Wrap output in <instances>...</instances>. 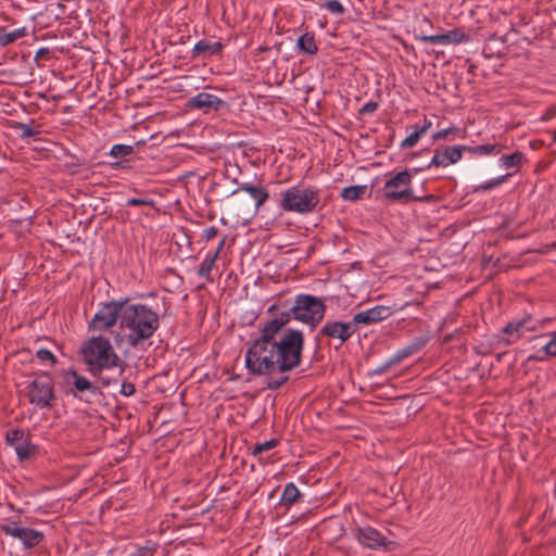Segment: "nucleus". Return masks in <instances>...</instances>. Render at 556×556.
I'll return each instance as SVG.
<instances>
[{"label":"nucleus","instance_id":"nucleus-13","mask_svg":"<svg viewBox=\"0 0 556 556\" xmlns=\"http://www.w3.org/2000/svg\"><path fill=\"white\" fill-rule=\"evenodd\" d=\"M356 539L362 545L372 549L387 547L389 544L387 538L372 527L358 528Z\"/></svg>","mask_w":556,"mask_h":556},{"label":"nucleus","instance_id":"nucleus-14","mask_svg":"<svg viewBox=\"0 0 556 556\" xmlns=\"http://www.w3.org/2000/svg\"><path fill=\"white\" fill-rule=\"evenodd\" d=\"M223 105H225V102L220 98L206 92H200L197 96L190 98L187 102V106L189 109L203 110L204 112H216Z\"/></svg>","mask_w":556,"mask_h":556},{"label":"nucleus","instance_id":"nucleus-45","mask_svg":"<svg viewBox=\"0 0 556 556\" xmlns=\"http://www.w3.org/2000/svg\"><path fill=\"white\" fill-rule=\"evenodd\" d=\"M432 126L431 121L425 118L424 125L421 126V131H427Z\"/></svg>","mask_w":556,"mask_h":556},{"label":"nucleus","instance_id":"nucleus-27","mask_svg":"<svg viewBox=\"0 0 556 556\" xmlns=\"http://www.w3.org/2000/svg\"><path fill=\"white\" fill-rule=\"evenodd\" d=\"M421 346H422V343H413V344L400 350L394 356L391 357V363L399 364L406 357L416 353Z\"/></svg>","mask_w":556,"mask_h":556},{"label":"nucleus","instance_id":"nucleus-8","mask_svg":"<svg viewBox=\"0 0 556 556\" xmlns=\"http://www.w3.org/2000/svg\"><path fill=\"white\" fill-rule=\"evenodd\" d=\"M357 331V327L353 320H327L318 331V338L326 337L330 340H337L340 344L350 340Z\"/></svg>","mask_w":556,"mask_h":556},{"label":"nucleus","instance_id":"nucleus-49","mask_svg":"<svg viewBox=\"0 0 556 556\" xmlns=\"http://www.w3.org/2000/svg\"><path fill=\"white\" fill-rule=\"evenodd\" d=\"M544 338H545V336H543V334L542 336H535V337L532 338V340L536 341V340H542Z\"/></svg>","mask_w":556,"mask_h":556},{"label":"nucleus","instance_id":"nucleus-12","mask_svg":"<svg viewBox=\"0 0 556 556\" xmlns=\"http://www.w3.org/2000/svg\"><path fill=\"white\" fill-rule=\"evenodd\" d=\"M391 314L392 311L389 306L377 305L372 308L356 313L353 316V320L356 327L358 325H371L389 318Z\"/></svg>","mask_w":556,"mask_h":556},{"label":"nucleus","instance_id":"nucleus-47","mask_svg":"<svg viewBox=\"0 0 556 556\" xmlns=\"http://www.w3.org/2000/svg\"><path fill=\"white\" fill-rule=\"evenodd\" d=\"M413 129L415 132H418V136H420V137L425 134V131H421V126H419V125H414Z\"/></svg>","mask_w":556,"mask_h":556},{"label":"nucleus","instance_id":"nucleus-43","mask_svg":"<svg viewBox=\"0 0 556 556\" xmlns=\"http://www.w3.org/2000/svg\"><path fill=\"white\" fill-rule=\"evenodd\" d=\"M556 116V106H551L546 110V112L542 115L541 119L546 122Z\"/></svg>","mask_w":556,"mask_h":556},{"label":"nucleus","instance_id":"nucleus-3","mask_svg":"<svg viewBox=\"0 0 556 556\" xmlns=\"http://www.w3.org/2000/svg\"><path fill=\"white\" fill-rule=\"evenodd\" d=\"M160 327L157 313L144 304L124 303L121 328L126 330V340L132 348L150 339Z\"/></svg>","mask_w":556,"mask_h":556},{"label":"nucleus","instance_id":"nucleus-1","mask_svg":"<svg viewBox=\"0 0 556 556\" xmlns=\"http://www.w3.org/2000/svg\"><path fill=\"white\" fill-rule=\"evenodd\" d=\"M326 306L313 295L300 294L288 312H281L265 321L261 337L245 353V367L250 374L265 376L268 390H277L289 380V372L302 361L304 336L295 329L283 330L291 318L314 329L324 318Z\"/></svg>","mask_w":556,"mask_h":556},{"label":"nucleus","instance_id":"nucleus-24","mask_svg":"<svg viewBox=\"0 0 556 556\" xmlns=\"http://www.w3.org/2000/svg\"><path fill=\"white\" fill-rule=\"evenodd\" d=\"M26 35L25 28H18L13 31L7 33L3 27H0V47H5Z\"/></svg>","mask_w":556,"mask_h":556},{"label":"nucleus","instance_id":"nucleus-19","mask_svg":"<svg viewBox=\"0 0 556 556\" xmlns=\"http://www.w3.org/2000/svg\"><path fill=\"white\" fill-rule=\"evenodd\" d=\"M556 356V331L552 333V338L542 345L541 351L528 356V362H543L547 357Z\"/></svg>","mask_w":556,"mask_h":556},{"label":"nucleus","instance_id":"nucleus-17","mask_svg":"<svg viewBox=\"0 0 556 556\" xmlns=\"http://www.w3.org/2000/svg\"><path fill=\"white\" fill-rule=\"evenodd\" d=\"M424 42L438 45H456L469 40V36L462 29L455 28L440 35H424L419 37Z\"/></svg>","mask_w":556,"mask_h":556},{"label":"nucleus","instance_id":"nucleus-30","mask_svg":"<svg viewBox=\"0 0 556 556\" xmlns=\"http://www.w3.org/2000/svg\"><path fill=\"white\" fill-rule=\"evenodd\" d=\"M278 445V441L276 439H271L269 441H265L263 443H257L252 448V454L254 456H260L264 452H267Z\"/></svg>","mask_w":556,"mask_h":556},{"label":"nucleus","instance_id":"nucleus-48","mask_svg":"<svg viewBox=\"0 0 556 556\" xmlns=\"http://www.w3.org/2000/svg\"><path fill=\"white\" fill-rule=\"evenodd\" d=\"M224 244H225V239H223V240L220 241V243L217 245V249H216V251H215V253H214V254H216V255L218 256V255H219V253H220V251H222V249H223V247H224Z\"/></svg>","mask_w":556,"mask_h":556},{"label":"nucleus","instance_id":"nucleus-35","mask_svg":"<svg viewBox=\"0 0 556 556\" xmlns=\"http://www.w3.org/2000/svg\"><path fill=\"white\" fill-rule=\"evenodd\" d=\"M36 357L40 361V362H50L51 365H55L56 363V357L53 355V353L47 349H39L37 352H36Z\"/></svg>","mask_w":556,"mask_h":556},{"label":"nucleus","instance_id":"nucleus-25","mask_svg":"<svg viewBox=\"0 0 556 556\" xmlns=\"http://www.w3.org/2000/svg\"><path fill=\"white\" fill-rule=\"evenodd\" d=\"M301 493L294 483H288L281 495V503L288 506L292 505L300 497Z\"/></svg>","mask_w":556,"mask_h":556},{"label":"nucleus","instance_id":"nucleus-7","mask_svg":"<svg viewBox=\"0 0 556 556\" xmlns=\"http://www.w3.org/2000/svg\"><path fill=\"white\" fill-rule=\"evenodd\" d=\"M124 303L125 302L121 301H112L103 304L90 320L89 329L102 331L114 326L118 318L121 321Z\"/></svg>","mask_w":556,"mask_h":556},{"label":"nucleus","instance_id":"nucleus-22","mask_svg":"<svg viewBox=\"0 0 556 556\" xmlns=\"http://www.w3.org/2000/svg\"><path fill=\"white\" fill-rule=\"evenodd\" d=\"M298 47L304 51L307 54H316L317 53V46L315 43L314 35L309 33H305L304 35L300 36L298 39Z\"/></svg>","mask_w":556,"mask_h":556},{"label":"nucleus","instance_id":"nucleus-37","mask_svg":"<svg viewBox=\"0 0 556 556\" xmlns=\"http://www.w3.org/2000/svg\"><path fill=\"white\" fill-rule=\"evenodd\" d=\"M456 131H457V129L455 127L442 129V130H439V131L434 132L432 138H433V140L445 139V138H447V136L450 134H455Z\"/></svg>","mask_w":556,"mask_h":556},{"label":"nucleus","instance_id":"nucleus-50","mask_svg":"<svg viewBox=\"0 0 556 556\" xmlns=\"http://www.w3.org/2000/svg\"><path fill=\"white\" fill-rule=\"evenodd\" d=\"M275 309H276V306H275V305H271V306L267 309V312H268V313H273Z\"/></svg>","mask_w":556,"mask_h":556},{"label":"nucleus","instance_id":"nucleus-29","mask_svg":"<svg viewBox=\"0 0 556 556\" xmlns=\"http://www.w3.org/2000/svg\"><path fill=\"white\" fill-rule=\"evenodd\" d=\"M522 156L523 155H522L521 152L516 151V152H514L511 154L503 155L500 159V162L506 168H511V167H515V166L519 165V163L522 160Z\"/></svg>","mask_w":556,"mask_h":556},{"label":"nucleus","instance_id":"nucleus-44","mask_svg":"<svg viewBox=\"0 0 556 556\" xmlns=\"http://www.w3.org/2000/svg\"><path fill=\"white\" fill-rule=\"evenodd\" d=\"M153 549L149 546L140 547L137 549L136 554L134 556H152Z\"/></svg>","mask_w":556,"mask_h":556},{"label":"nucleus","instance_id":"nucleus-42","mask_svg":"<svg viewBox=\"0 0 556 556\" xmlns=\"http://www.w3.org/2000/svg\"><path fill=\"white\" fill-rule=\"evenodd\" d=\"M378 108V104L374 101H370V102H367L365 105L362 106V109L359 110V112L362 114H369V113H372L377 110Z\"/></svg>","mask_w":556,"mask_h":556},{"label":"nucleus","instance_id":"nucleus-4","mask_svg":"<svg viewBox=\"0 0 556 556\" xmlns=\"http://www.w3.org/2000/svg\"><path fill=\"white\" fill-rule=\"evenodd\" d=\"M319 203V191L313 187L293 186L280 192V207L286 212L308 214Z\"/></svg>","mask_w":556,"mask_h":556},{"label":"nucleus","instance_id":"nucleus-26","mask_svg":"<svg viewBox=\"0 0 556 556\" xmlns=\"http://www.w3.org/2000/svg\"><path fill=\"white\" fill-rule=\"evenodd\" d=\"M217 260V255L216 254H212V255H208L205 257V260L201 263L199 269H198V275L201 277V278H205L207 280H211L210 278V274H211V270L212 268L214 267V264Z\"/></svg>","mask_w":556,"mask_h":556},{"label":"nucleus","instance_id":"nucleus-10","mask_svg":"<svg viewBox=\"0 0 556 556\" xmlns=\"http://www.w3.org/2000/svg\"><path fill=\"white\" fill-rule=\"evenodd\" d=\"M63 379L66 386L73 387L70 393L75 397H77L79 393L90 392L96 394L99 391L97 386L74 369L65 370L63 372Z\"/></svg>","mask_w":556,"mask_h":556},{"label":"nucleus","instance_id":"nucleus-28","mask_svg":"<svg viewBox=\"0 0 556 556\" xmlns=\"http://www.w3.org/2000/svg\"><path fill=\"white\" fill-rule=\"evenodd\" d=\"M24 431L21 429H12L7 432L5 439L9 445L15 448L20 443L26 439Z\"/></svg>","mask_w":556,"mask_h":556},{"label":"nucleus","instance_id":"nucleus-20","mask_svg":"<svg viewBox=\"0 0 556 556\" xmlns=\"http://www.w3.org/2000/svg\"><path fill=\"white\" fill-rule=\"evenodd\" d=\"M15 452L20 460L24 462L31 458L38 451L37 446L33 444L27 437L22 444L15 446Z\"/></svg>","mask_w":556,"mask_h":556},{"label":"nucleus","instance_id":"nucleus-51","mask_svg":"<svg viewBox=\"0 0 556 556\" xmlns=\"http://www.w3.org/2000/svg\"><path fill=\"white\" fill-rule=\"evenodd\" d=\"M553 142L556 143V129L553 131Z\"/></svg>","mask_w":556,"mask_h":556},{"label":"nucleus","instance_id":"nucleus-36","mask_svg":"<svg viewBox=\"0 0 556 556\" xmlns=\"http://www.w3.org/2000/svg\"><path fill=\"white\" fill-rule=\"evenodd\" d=\"M419 139H420V136H418V132L413 131L408 137H406L402 141L401 147L403 149L413 148V147H415L417 144Z\"/></svg>","mask_w":556,"mask_h":556},{"label":"nucleus","instance_id":"nucleus-34","mask_svg":"<svg viewBox=\"0 0 556 556\" xmlns=\"http://www.w3.org/2000/svg\"><path fill=\"white\" fill-rule=\"evenodd\" d=\"M18 130H21L22 138H30L40 134L39 130L34 129L30 125L24 123H17L15 126Z\"/></svg>","mask_w":556,"mask_h":556},{"label":"nucleus","instance_id":"nucleus-5","mask_svg":"<svg viewBox=\"0 0 556 556\" xmlns=\"http://www.w3.org/2000/svg\"><path fill=\"white\" fill-rule=\"evenodd\" d=\"M25 396L30 404L40 409L51 408L56 400L54 383L48 372H40L26 382Z\"/></svg>","mask_w":556,"mask_h":556},{"label":"nucleus","instance_id":"nucleus-21","mask_svg":"<svg viewBox=\"0 0 556 556\" xmlns=\"http://www.w3.org/2000/svg\"><path fill=\"white\" fill-rule=\"evenodd\" d=\"M466 151L470 152L475 155H490V154H498L501 149L496 143H486V144H478V146H464Z\"/></svg>","mask_w":556,"mask_h":556},{"label":"nucleus","instance_id":"nucleus-6","mask_svg":"<svg viewBox=\"0 0 556 556\" xmlns=\"http://www.w3.org/2000/svg\"><path fill=\"white\" fill-rule=\"evenodd\" d=\"M410 185V173L408 170L400 172L386 181L383 194L391 202L409 203L417 199Z\"/></svg>","mask_w":556,"mask_h":556},{"label":"nucleus","instance_id":"nucleus-23","mask_svg":"<svg viewBox=\"0 0 556 556\" xmlns=\"http://www.w3.org/2000/svg\"><path fill=\"white\" fill-rule=\"evenodd\" d=\"M367 191V186L356 185L350 186L342 190L341 197L346 201H356L364 197Z\"/></svg>","mask_w":556,"mask_h":556},{"label":"nucleus","instance_id":"nucleus-40","mask_svg":"<svg viewBox=\"0 0 556 556\" xmlns=\"http://www.w3.org/2000/svg\"><path fill=\"white\" fill-rule=\"evenodd\" d=\"M393 365H396L395 363H391V358L383 363L382 365L376 367L372 369L371 375H382L387 372Z\"/></svg>","mask_w":556,"mask_h":556},{"label":"nucleus","instance_id":"nucleus-31","mask_svg":"<svg viewBox=\"0 0 556 556\" xmlns=\"http://www.w3.org/2000/svg\"><path fill=\"white\" fill-rule=\"evenodd\" d=\"M321 8L333 14L344 13V8L339 0H326L321 3Z\"/></svg>","mask_w":556,"mask_h":556},{"label":"nucleus","instance_id":"nucleus-18","mask_svg":"<svg viewBox=\"0 0 556 556\" xmlns=\"http://www.w3.org/2000/svg\"><path fill=\"white\" fill-rule=\"evenodd\" d=\"M223 50V45L219 41L210 42L207 40H200L194 45L192 56L203 55L204 58L219 54Z\"/></svg>","mask_w":556,"mask_h":556},{"label":"nucleus","instance_id":"nucleus-38","mask_svg":"<svg viewBox=\"0 0 556 556\" xmlns=\"http://www.w3.org/2000/svg\"><path fill=\"white\" fill-rule=\"evenodd\" d=\"M136 392V387L134 383L124 381L121 387V393L124 396H130Z\"/></svg>","mask_w":556,"mask_h":556},{"label":"nucleus","instance_id":"nucleus-9","mask_svg":"<svg viewBox=\"0 0 556 556\" xmlns=\"http://www.w3.org/2000/svg\"><path fill=\"white\" fill-rule=\"evenodd\" d=\"M1 530L7 535L20 540L27 548L37 546L43 540L42 532L22 527L17 522L2 525Z\"/></svg>","mask_w":556,"mask_h":556},{"label":"nucleus","instance_id":"nucleus-16","mask_svg":"<svg viewBox=\"0 0 556 556\" xmlns=\"http://www.w3.org/2000/svg\"><path fill=\"white\" fill-rule=\"evenodd\" d=\"M241 191L249 193V195L253 199V201H254L253 206L255 210H257L261 205H263L269 198L268 192L263 187L254 186L251 184H242L239 187V189H237L236 191L232 192V194L236 197L235 201L237 202V205H240L245 201L244 198L240 197Z\"/></svg>","mask_w":556,"mask_h":556},{"label":"nucleus","instance_id":"nucleus-32","mask_svg":"<svg viewBox=\"0 0 556 556\" xmlns=\"http://www.w3.org/2000/svg\"><path fill=\"white\" fill-rule=\"evenodd\" d=\"M134 152V148L131 146L126 144H114L111 149L110 154L114 157H123L129 155Z\"/></svg>","mask_w":556,"mask_h":556},{"label":"nucleus","instance_id":"nucleus-11","mask_svg":"<svg viewBox=\"0 0 556 556\" xmlns=\"http://www.w3.org/2000/svg\"><path fill=\"white\" fill-rule=\"evenodd\" d=\"M538 326L532 321L530 316L523 317L519 320L507 324L503 332L508 336L506 344L515 343L519 338L523 336L526 331H536Z\"/></svg>","mask_w":556,"mask_h":556},{"label":"nucleus","instance_id":"nucleus-15","mask_svg":"<svg viewBox=\"0 0 556 556\" xmlns=\"http://www.w3.org/2000/svg\"><path fill=\"white\" fill-rule=\"evenodd\" d=\"M463 151L466 149L462 146L446 147L443 151L437 149L429 166L446 167L454 164L462 159Z\"/></svg>","mask_w":556,"mask_h":556},{"label":"nucleus","instance_id":"nucleus-33","mask_svg":"<svg viewBox=\"0 0 556 556\" xmlns=\"http://www.w3.org/2000/svg\"><path fill=\"white\" fill-rule=\"evenodd\" d=\"M508 176H510V174H506V175H503V176H501L498 178L492 179L490 181H485L482 185H480L479 187H477L476 191H488V190H491V189L500 186L501 184H503Z\"/></svg>","mask_w":556,"mask_h":556},{"label":"nucleus","instance_id":"nucleus-46","mask_svg":"<svg viewBox=\"0 0 556 556\" xmlns=\"http://www.w3.org/2000/svg\"><path fill=\"white\" fill-rule=\"evenodd\" d=\"M49 53V50L48 49H40L37 54H36V58H43L46 54Z\"/></svg>","mask_w":556,"mask_h":556},{"label":"nucleus","instance_id":"nucleus-39","mask_svg":"<svg viewBox=\"0 0 556 556\" xmlns=\"http://www.w3.org/2000/svg\"><path fill=\"white\" fill-rule=\"evenodd\" d=\"M218 233V229L214 226L207 227L202 232V239L205 241H210L214 239Z\"/></svg>","mask_w":556,"mask_h":556},{"label":"nucleus","instance_id":"nucleus-41","mask_svg":"<svg viewBox=\"0 0 556 556\" xmlns=\"http://www.w3.org/2000/svg\"><path fill=\"white\" fill-rule=\"evenodd\" d=\"M126 204H127V206H141V205H150V204H152V201L147 200V199L131 198V199L127 200Z\"/></svg>","mask_w":556,"mask_h":556},{"label":"nucleus","instance_id":"nucleus-2","mask_svg":"<svg viewBox=\"0 0 556 556\" xmlns=\"http://www.w3.org/2000/svg\"><path fill=\"white\" fill-rule=\"evenodd\" d=\"M80 355L88 371L98 378L103 387L116 383L125 371V363L106 338H90L80 348Z\"/></svg>","mask_w":556,"mask_h":556}]
</instances>
